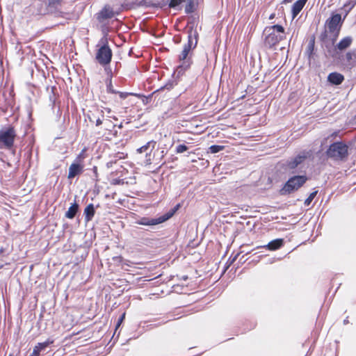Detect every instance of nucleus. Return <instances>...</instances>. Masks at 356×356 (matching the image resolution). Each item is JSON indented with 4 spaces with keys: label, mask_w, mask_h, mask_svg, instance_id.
<instances>
[{
    "label": "nucleus",
    "mask_w": 356,
    "mask_h": 356,
    "mask_svg": "<svg viewBox=\"0 0 356 356\" xmlns=\"http://www.w3.org/2000/svg\"><path fill=\"white\" fill-rule=\"evenodd\" d=\"M314 159L312 149H303L293 154L285 161H279L275 167V175L281 177L288 174V179L281 185L278 193L281 196H290L298 192L311 179L307 174L309 163Z\"/></svg>",
    "instance_id": "f257e3e1"
},
{
    "label": "nucleus",
    "mask_w": 356,
    "mask_h": 356,
    "mask_svg": "<svg viewBox=\"0 0 356 356\" xmlns=\"http://www.w3.org/2000/svg\"><path fill=\"white\" fill-rule=\"evenodd\" d=\"M353 145V142L352 140L346 142L341 139L332 140L330 144L326 145L324 152H321V149L316 154L322 163L328 161L342 163L348 161Z\"/></svg>",
    "instance_id": "f03ea898"
},
{
    "label": "nucleus",
    "mask_w": 356,
    "mask_h": 356,
    "mask_svg": "<svg viewBox=\"0 0 356 356\" xmlns=\"http://www.w3.org/2000/svg\"><path fill=\"white\" fill-rule=\"evenodd\" d=\"M171 90H164L158 92L156 95V106L165 104L169 110H174L176 112H183L186 114L192 113L198 107L197 104L189 99L185 92L179 94H171Z\"/></svg>",
    "instance_id": "7ed1b4c3"
},
{
    "label": "nucleus",
    "mask_w": 356,
    "mask_h": 356,
    "mask_svg": "<svg viewBox=\"0 0 356 356\" xmlns=\"http://www.w3.org/2000/svg\"><path fill=\"white\" fill-rule=\"evenodd\" d=\"M215 93H216V97L218 98L220 94V92H221L222 95H224L225 90H213ZM248 90H243L240 95L239 94H236L237 90H228L227 93V92H225V94H227V100L230 101L232 104L234 102H238L241 99H244L245 98L248 97L246 102L248 105L251 106L252 104H256L259 103L263 97H264V95H263L261 97H254V94L257 90H254V92L252 93L248 92ZM250 92H252V90H249Z\"/></svg>",
    "instance_id": "20e7f679"
},
{
    "label": "nucleus",
    "mask_w": 356,
    "mask_h": 356,
    "mask_svg": "<svg viewBox=\"0 0 356 356\" xmlns=\"http://www.w3.org/2000/svg\"><path fill=\"white\" fill-rule=\"evenodd\" d=\"M16 136V131L13 125L7 124L2 127L0 129V148L10 150L15 155L16 149L14 148V143Z\"/></svg>",
    "instance_id": "39448f33"
},
{
    "label": "nucleus",
    "mask_w": 356,
    "mask_h": 356,
    "mask_svg": "<svg viewBox=\"0 0 356 356\" xmlns=\"http://www.w3.org/2000/svg\"><path fill=\"white\" fill-rule=\"evenodd\" d=\"M264 32L267 34L265 42L269 47L277 44L284 38V29L281 25L266 27Z\"/></svg>",
    "instance_id": "423d86ee"
},
{
    "label": "nucleus",
    "mask_w": 356,
    "mask_h": 356,
    "mask_svg": "<svg viewBox=\"0 0 356 356\" xmlns=\"http://www.w3.org/2000/svg\"><path fill=\"white\" fill-rule=\"evenodd\" d=\"M343 19L340 14H334L326 20L325 26L334 42L339 35Z\"/></svg>",
    "instance_id": "0eeeda50"
},
{
    "label": "nucleus",
    "mask_w": 356,
    "mask_h": 356,
    "mask_svg": "<svg viewBox=\"0 0 356 356\" xmlns=\"http://www.w3.org/2000/svg\"><path fill=\"white\" fill-rule=\"evenodd\" d=\"M168 220L163 213L157 214L153 217L142 216L137 218L135 224L149 227L150 229H154L157 226L167 222Z\"/></svg>",
    "instance_id": "6e6552de"
},
{
    "label": "nucleus",
    "mask_w": 356,
    "mask_h": 356,
    "mask_svg": "<svg viewBox=\"0 0 356 356\" xmlns=\"http://www.w3.org/2000/svg\"><path fill=\"white\" fill-rule=\"evenodd\" d=\"M84 172L83 158L81 154L76 156L70 164L68 170L67 179L72 181L74 177L79 178Z\"/></svg>",
    "instance_id": "1a4fd4ad"
},
{
    "label": "nucleus",
    "mask_w": 356,
    "mask_h": 356,
    "mask_svg": "<svg viewBox=\"0 0 356 356\" xmlns=\"http://www.w3.org/2000/svg\"><path fill=\"white\" fill-rule=\"evenodd\" d=\"M49 106H51V110L56 114V119L57 121L60 120L62 116V108L64 104L62 103L58 90H51L49 95Z\"/></svg>",
    "instance_id": "9d476101"
},
{
    "label": "nucleus",
    "mask_w": 356,
    "mask_h": 356,
    "mask_svg": "<svg viewBox=\"0 0 356 356\" xmlns=\"http://www.w3.org/2000/svg\"><path fill=\"white\" fill-rule=\"evenodd\" d=\"M192 41L191 36H189L188 41L184 44L183 50L180 54L179 58L181 64L177 67V72L178 74L181 73L184 70H186L190 66V58L188 57L189 52L191 49Z\"/></svg>",
    "instance_id": "9b49d317"
},
{
    "label": "nucleus",
    "mask_w": 356,
    "mask_h": 356,
    "mask_svg": "<svg viewBox=\"0 0 356 356\" xmlns=\"http://www.w3.org/2000/svg\"><path fill=\"white\" fill-rule=\"evenodd\" d=\"M112 51L111 49L104 44L97 51L96 59L101 65H106L111 62Z\"/></svg>",
    "instance_id": "f8f14e48"
},
{
    "label": "nucleus",
    "mask_w": 356,
    "mask_h": 356,
    "mask_svg": "<svg viewBox=\"0 0 356 356\" xmlns=\"http://www.w3.org/2000/svg\"><path fill=\"white\" fill-rule=\"evenodd\" d=\"M54 341L55 340L54 339L48 338L43 342L38 343L33 347V352L31 354H33V355H47L49 353L48 349L51 348V346L54 344Z\"/></svg>",
    "instance_id": "ddd939ff"
},
{
    "label": "nucleus",
    "mask_w": 356,
    "mask_h": 356,
    "mask_svg": "<svg viewBox=\"0 0 356 356\" xmlns=\"http://www.w3.org/2000/svg\"><path fill=\"white\" fill-rule=\"evenodd\" d=\"M77 197H78L77 195L74 196V201L70 203L69 208L65 213V215H64L65 218L70 219V220H73L76 217L78 219L80 217L81 209V205L79 204V202L78 200H76Z\"/></svg>",
    "instance_id": "4468645a"
},
{
    "label": "nucleus",
    "mask_w": 356,
    "mask_h": 356,
    "mask_svg": "<svg viewBox=\"0 0 356 356\" xmlns=\"http://www.w3.org/2000/svg\"><path fill=\"white\" fill-rule=\"evenodd\" d=\"M164 90H153L152 92L148 95H144L143 93H137L134 95V97H137L141 102L144 105H147L151 102L154 104V106H156V95H158V92H163Z\"/></svg>",
    "instance_id": "2eb2a0df"
},
{
    "label": "nucleus",
    "mask_w": 356,
    "mask_h": 356,
    "mask_svg": "<svg viewBox=\"0 0 356 356\" xmlns=\"http://www.w3.org/2000/svg\"><path fill=\"white\" fill-rule=\"evenodd\" d=\"M285 244V240L283 238H277L271 240L267 244L260 246L269 251H275L281 249Z\"/></svg>",
    "instance_id": "dca6fc26"
},
{
    "label": "nucleus",
    "mask_w": 356,
    "mask_h": 356,
    "mask_svg": "<svg viewBox=\"0 0 356 356\" xmlns=\"http://www.w3.org/2000/svg\"><path fill=\"white\" fill-rule=\"evenodd\" d=\"M96 211H97L95 209L93 203L88 204L83 209V216L84 218V221L87 223L92 220Z\"/></svg>",
    "instance_id": "f3484780"
},
{
    "label": "nucleus",
    "mask_w": 356,
    "mask_h": 356,
    "mask_svg": "<svg viewBox=\"0 0 356 356\" xmlns=\"http://www.w3.org/2000/svg\"><path fill=\"white\" fill-rule=\"evenodd\" d=\"M156 145V142L154 140L148 141L146 144L144 145L138 147L136 149L137 153L142 154L145 153V156L147 157L148 156H150L151 152L152 150L155 148Z\"/></svg>",
    "instance_id": "a211bd4d"
},
{
    "label": "nucleus",
    "mask_w": 356,
    "mask_h": 356,
    "mask_svg": "<svg viewBox=\"0 0 356 356\" xmlns=\"http://www.w3.org/2000/svg\"><path fill=\"white\" fill-rule=\"evenodd\" d=\"M77 262L84 261L88 255L89 250L86 247L79 246L74 251Z\"/></svg>",
    "instance_id": "6ab92c4d"
},
{
    "label": "nucleus",
    "mask_w": 356,
    "mask_h": 356,
    "mask_svg": "<svg viewBox=\"0 0 356 356\" xmlns=\"http://www.w3.org/2000/svg\"><path fill=\"white\" fill-rule=\"evenodd\" d=\"M114 16V13L111 8L105 6L97 15V19L99 21H103L106 19H110Z\"/></svg>",
    "instance_id": "aec40b11"
},
{
    "label": "nucleus",
    "mask_w": 356,
    "mask_h": 356,
    "mask_svg": "<svg viewBox=\"0 0 356 356\" xmlns=\"http://www.w3.org/2000/svg\"><path fill=\"white\" fill-rule=\"evenodd\" d=\"M307 0H298L292 6V17L294 19L302 10Z\"/></svg>",
    "instance_id": "412c9836"
},
{
    "label": "nucleus",
    "mask_w": 356,
    "mask_h": 356,
    "mask_svg": "<svg viewBox=\"0 0 356 356\" xmlns=\"http://www.w3.org/2000/svg\"><path fill=\"white\" fill-rule=\"evenodd\" d=\"M353 40L351 36H346L339 41L337 44L336 48L339 51H343L351 45Z\"/></svg>",
    "instance_id": "4be33fe9"
},
{
    "label": "nucleus",
    "mask_w": 356,
    "mask_h": 356,
    "mask_svg": "<svg viewBox=\"0 0 356 356\" xmlns=\"http://www.w3.org/2000/svg\"><path fill=\"white\" fill-rule=\"evenodd\" d=\"M103 93L106 94H113L116 95L118 94L119 97L121 99H126L128 97H134V95L136 94V92H122L120 90H101V95H102Z\"/></svg>",
    "instance_id": "5701e85b"
},
{
    "label": "nucleus",
    "mask_w": 356,
    "mask_h": 356,
    "mask_svg": "<svg viewBox=\"0 0 356 356\" xmlns=\"http://www.w3.org/2000/svg\"><path fill=\"white\" fill-rule=\"evenodd\" d=\"M327 80L334 85H339L343 81V76L337 72H332L328 75Z\"/></svg>",
    "instance_id": "b1692460"
},
{
    "label": "nucleus",
    "mask_w": 356,
    "mask_h": 356,
    "mask_svg": "<svg viewBox=\"0 0 356 356\" xmlns=\"http://www.w3.org/2000/svg\"><path fill=\"white\" fill-rule=\"evenodd\" d=\"M241 253V252H238L236 254H234V252L232 253L227 262L224 265L222 273H225L228 270V268L233 264V263L238 258Z\"/></svg>",
    "instance_id": "393cba45"
},
{
    "label": "nucleus",
    "mask_w": 356,
    "mask_h": 356,
    "mask_svg": "<svg viewBox=\"0 0 356 356\" xmlns=\"http://www.w3.org/2000/svg\"><path fill=\"white\" fill-rule=\"evenodd\" d=\"M181 207L182 203L179 202L176 204L174 207H171L169 210L163 213L167 220H169L170 218H172L177 213V212L181 208Z\"/></svg>",
    "instance_id": "a878e982"
},
{
    "label": "nucleus",
    "mask_w": 356,
    "mask_h": 356,
    "mask_svg": "<svg viewBox=\"0 0 356 356\" xmlns=\"http://www.w3.org/2000/svg\"><path fill=\"white\" fill-rule=\"evenodd\" d=\"M83 113L85 117V120H88L90 122H94L97 115L98 114H101L99 110H96L94 112L88 111L87 113H85V110L83 109Z\"/></svg>",
    "instance_id": "bb28decb"
},
{
    "label": "nucleus",
    "mask_w": 356,
    "mask_h": 356,
    "mask_svg": "<svg viewBox=\"0 0 356 356\" xmlns=\"http://www.w3.org/2000/svg\"><path fill=\"white\" fill-rule=\"evenodd\" d=\"M312 190L313 191L309 194L308 197L304 201V205L305 207H309L311 204L312 202L316 197L318 193L317 187L314 188Z\"/></svg>",
    "instance_id": "cd10ccee"
},
{
    "label": "nucleus",
    "mask_w": 356,
    "mask_h": 356,
    "mask_svg": "<svg viewBox=\"0 0 356 356\" xmlns=\"http://www.w3.org/2000/svg\"><path fill=\"white\" fill-rule=\"evenodd\" d=\"M225 148V145L213 144V145H211L208 148V153H210V154H217V153L224 150Z\"/></svg>",
    "instance_id": "c85d7f7f"
},
{
    "label": "nucleus",
    "mask_w": 356,
    "mask_h": 356,
    "mask_svg": "<svg viewBox=\"0 0 356 356\" xmlns=\"http://www.w3.org/2000/svg\"><path fill=\"white\" fill-rule=\"evenodd\" d=\"M346 58L350 64H356V51L346 53Z\"/></svg>",
    "instance_id": "c756f323"
},
{
    "label": "nucleus",
    "mask_w": 356,
    "mask_h": 356,
    "mask_svg": "<svg viewBox=\"0 0 356 356\" xmlns=\"http://www.w3.org/2000/svg\"><path fill=\"white\" fill-rule=\"evenodd\" d=\"M195 5L193 0H188L185 7L186 13H192L195 11Z\"/></svg>",
    "instance_id": "7c9ffc66"
},
{
    "label": "nucleus",
    "mask_w": 356,
    "mask_h": 356,
    "mask_svg": "<svg viewBox=\"0 0 356 356\" xmlns=\"http://www.w3.org/2000/svg\"><path fill=\"white\" fill-rule=\"evenodd\" d=\"M189 149V147L186 145L185 143L179 144L175 147V153L176 154H181L185 152H187Z\"/></svg>",
    "instance_id": "2f4dec72"
},
{
    "label": "nucleus",
    "mask_w": 356,
    "mask_h": 356,
    "mask_svg": "<svg viewBox=\"0 0 356 356\" xmlns=\"http://www.w3.org/2000/svg\"><path fill=\"white\" fill-rule=\"evenodd\" d=\"M298 99V90H293L291 91L288 97V102L289 104L294 103Z\"/></svg>",
    "instance_id": "473e14b6"
},
{
    "label": "nucleus",
    "mask_w": 356,
    "mask_h": 356,
    "mask_svg": "<svg viewBox=\"0 0 356 356\" xmlns=\"http://www.w3.org/2000/svg\"><path fill=\"white\" fill-rule=\"evenodd\" d=\"M99 112H101V114H98L95 120V125L97 127H99L103 123V119L104 118V112L103 111H99Z\"/></svg>",
    "instance_id": "72a5a7b5"
},
{
    "label": "nucleus",
    "mask_w": 356,
    "mask_h": 356,
    "mask_svg": "<svg viewBox=\"0 0 356 356\" xmlns=\"http://www.w3.org/2000/svg\"><path fill=\"white\" fill-rule=\"evenodd\" d=\"M355 3L352 1H348L343 6V9L346 12L345 17L348 15V13L353 9V8L355 6Z\"/></svg>",
    "instance_id": "f704fd0d"
},
{
    "label": "nucleus",
    "mask_w": 356,
    "mask_h": 356,
    "mask_svg": "<svg viewBox=\"0 0 356 356\" xmlns=\"http://www.w3.org/2000/svg\"><path fill=\"white\" fill-rule=\"evenodd\" d=\"M125 319V312L122 313L119 317L115 325V332L120 327Z\"/></svg>",
    "instance_id": "c9c22d12"
},
{
    "label": "nucleus",
    "mask_w": 356,
    "mask_h": 356,
    "mask_svg": "<svg viewBox=\"0 0 356 356\" xmlns=\"http://www.w3.org/2000/svg\"><path fill=\"white\" fill-rule=\"evenodd\" d=\"M186 0H171L169 3V6L173 8H177L181 3L184 2Z\"/></svg>",
    "instance_id": "e433bc0d"
},
{
    "label": "nucleus",
    "mask_w": 356,
    "mask_h": 356,
    "mask_svg": "<svg viewBox=\"0 0 356 356\" xmlns=\"http://www.w3.org/2000/svg\"><path fill=\"white\" fill-rule=\"evenodd\" d=\"M248 254V253H246V254L242 255L239 258V259L238 261V264H237V268H238L240 266L243 265L245 263H246L248 261L249 258L246 257Z\"/></svg>",
    "instance_id": "4c0bfd02"
},
{
    "label": "nucleus",
    "mask_w": 356,
    "mask_h": 356,
    "mask_svg": "<svg viewBox=\"0 0 356 356\" xmlns=\"http://www.w3.org/2000/svg\"><path fill=\"white\" fill-rule=\"evenodd\" d=\"M92 172L93 173V178L92 179L95 181V182H98L99 181V175H98V168L96 165H94L92 168Z\"/></svg>",
    "instance_id": "58836bf2"
},
{
    "label": "nucleus",
    "mask_w": 356,
    "mask_h": 356,
    "mask_svg": "<svg viewBox=\"0 0 356 356\" xmlns=\"http://www.w3.org/2000/svg\"><path fill=\"white\" fill-rule=\"evenodd\" d=\"M261 257H262V255L257 256L255 259H252V260L249 261L247 264V266H249L252 264V265L257 264L260 261Z\"/></svg>",
    "instance_id": "ea45409f"
},
{
    "label": "nucleus",
    "mask_w": 356,
    "mask_h": 356,
    "mask_svg": "<svg viewBox=\"0 0 356 356\" xmlns=\"http://www.w3.org/2000/svg\"><path fill=\"white\" fill-rule=\"evenodd\" d=\"M35 145V138L33 136H31L29 139V142L28 144V147H30V150H31Z\"/></svg>",
    "instance_id": "a19ab883"
},
{
    "label": "nucleus",
    "mask_w": 356,
    "mask_h": 356,
    "mask_svg": "<svg viewBox=\"0 0 356 356\" xmlns=\"http://www.w3.org/2000/svg\"><path fill=\"white\" fill-rule=\"evenodd\" d=\"M123 183H124V180L122 179H120V178L113 179V184H118V185H122V184H123Z\"/></svg>",
    "instance_id": "79ce46f5"
},
{
    "label": "nucleus",
    "mask_w": 356,
    "mask_h": 356,
    "mask_svg": "<svg viewBox=\"0 0 356 356\" xmlns=\"http://www.w3.org/2000/svg\"><path fill=\"white\" fill-rule=\"evenodd\" d=\"M106 87L108 89H112L113 88V85L112 83V80L108 79L106 82Z\"/></svg>",
    "instance_id": "37998d69"
},
{
    "label": "nucleus",
    "mask_w": 356,
    "mask_h": 356,
    "mask_svg": "<svg viewBox=\"0 0 356 356\" xmlns=\"http://www.w3.org/2000/svg\"><path fill=\"white\" fill-rule=\"evenodd\" d=\"M61 1L62 0H49V3L50 5H54V4L58 3Z\"/></svg>",
    "instance_id": "c03bdc74"
},
{
    "label": "nucleus",
    "mask_w": 356,
    "mask_h": 356,
    "mask_svg": "<svg viewBox=\"0 0 356 356\" xmlns=\"http://www.w3.org/2000/svg\"><path fill=\"white\" fill-rule=\"evenodd\" d=\"M161 157H163L164 155H165L167 153H168V149H167V147H165V148H161Z\"/></svg>",
    "instance_id": "a18cd8bd"
},
{
    "label": "nucleus",
    "mask_w": 356,
    "mask_h": 356,
    "mask_svg": "<svg viewBox=\"0 0 356 356\" xmlns=\"http://www.w3.org/2000/svg\"><path fill=\"white\" fill-rule=\"evenodd\" d=\"M177 158L174 156L173 155H171V156L168 159V162H174L175 161H177Z\"/></svg>",
    "instance_id": "49530a36"
},
{
    "label": "nucleus",
    "mask_w": 356,
    "mask_h": 356,
    "mask_svg": "<svg viewBox=\"0 0 356 356\" xmlns=\"http://www.w3.org/2000/svg\"><path fill=\"white\" fill-rule=\"evenodd\" d=\"M181 280L186 281L188 280V276L187 275H183L180 277Z\"/></svg>",
    "instance_id": "de8ad7c7"
},
{
    "label": "nucleus",
    "mask_w": 356,
    "mask_h": 356,
    "mask_svg": "<svg viewBox=\"0 0 356 356\" xmlns=\"http://www.w3.org/2000/svg\"><path fill=\"white\" fill-rule=\"evenodd\" d=\"M6 264L3 263V261L1 258H0V269L3 268Z\"/></svg>",
    "instance_id": "09e8293b"
},
{
    "label": "nucleus",
    "mask_w": 356,
    "mask_h": 356,
    "mask_svg": "<svg viewBox=\"0 0 356 356\" xmlns=\"http://www.w3.org/2000/svg\"><path fill=\"white\" fill-rule=\"evenodd\" d=\"M67 114L69 115L68 105L67 106V111L63 116V122H64L65 121V117H66Z\"/></svg>",
    "instance_id": "8fccbe9b"
},
{
    "label": "nucleus",
    "mask_w": 356,
    "mask_h": 356,
    "mask_svg": "<svg viewBox=\"0 0 356 356\" xmlns=\"http://www.w3.org/2000/svg\"><path fill=\"white\" fill-rule=\"evenodd\" d=\"M65 97H66L67 99V100H69V99H70V94H69V91L68 90L65 91Z\"/></svg>",
    "instance_id": "3c124183"
},
{
    "label": "nucleus",
    "mask_w": 356,
    "mask_h": 356,
    "mask_svg": "<svg viewBox=\"0 0 356 356\" xmlns=\"http://www.w3.org/2000/svg\"><path fill=\"white\" fill-rule=\"evenodd\" d=\"M343 323L344 325H346V324L349 323L348 316H347V317L343 320Z\"/></svg>",
    "instance_id": "603ef678"
},
{
    "label": "nucleus",
    "mask_w": 356,
    "mask_h": 356,
    "mask_svg": "<svg viewBox=\"0 0 356 356\" xmlns=\"http://www.w3.org/2000/svg\"><path fill=\"white\" fill-rule=\"evenodd\" d=\"M173 287H174L175 289L180 288V289H182L183 286H181V285H179V284H177V285H174V286H173Z\"/></svg>",
    "instance_id": "864d4df0"
},
{
    "label": "nucleus",
    "mask_w": 356,
    "mask_h": 356,
    "mask_svg": "<svg viewBox=\"0 0 356 356\" xmlns=\"http://www.w3.org/2000/svg\"><path fill=\"white\" fill-rule=\"evenodd\" d=\"M68 226H69V225L67 222L64 223L63 225L64 229H67L68 227Z\"/></svg>",
    "instance_id": "5fc2aeb1"
},
{
    "label": "nucleus",
    "mask_w": 356,
    "mask_h": 356,
    "mask_svg": "<svg viewBox=\"0 0 356 356\" xmlns=\"http://www.w3.org/2000/svg\"><path fill=\"white\" fill-rule=\"evenodd\" d=\"M94 207L95 209L97 211V209L100 207V204L98 203L97 204H94Z\"/></svg>",
    "instance_id": "6e6d98bb"
},
{
    "label": "nucleus",
    "mask_w": 356,
    "mask_h": 356,
    "mask_svg": "<svg viewBox=\"0 0 356 356\" xmlns=\"http://www.w3.org/2000/svg\"><path fill=\"white\" fill-rule=\"evenodd\" d=\"M29 356H53V355H33V354H31Z\"/></svg>",
    "instance_id": "4d7b16f0"
},
{
    "label": "nucleus",
    "mask_w": 356,
    "mask_h": 356,
    "mask_svg": "<svg viewBox=\"0 0 356 356\" xmlns=\"http://www.w3.org/2000/svg\"><path fill=\"white\" fill-rule=\"evenodd\" d=\"M118 127L119 129H122V128L123 127V124H122V123L121 122L120 124H119L118 125Z\"/></svg>",
    "instance_id": "13d9d810"
},
{
    "label": "nucleus",
    "mask_w": 356,
    "mask_h": 356,
    "mask_svg": "<svg viewBox=\"0 0 356 356\" xmlns=\"http://www.w3.org/2000/svg\"><path fill=\"white\" fill-rule=\"evenodd\" d=\"M326 140V138H325L322 142H321V147H322V146L325 144V142Z\"/></svg>",
    "instance_id": "bf43d9fd"
},
{
    "label": "nucleus",
    "mask_w": 356,
    "mask_h": 356,
    "mask_svg": "<svg viewBox=\"0 0 356 356\" xmlns=\"http://www.w3.org/2000/svg\"><path fill=\"white\" fill-rule=\"evenodd\" d=\"M245 224H246L247 226H249V225H250L251 222L250 221H247Z\"/></svg>",
    "instance_id": "052dcab7"
},
{
    "label": "nucleus",
    "mask_w": 356,
    "mask_h": 356,
    "mask_svg": "<svg viewBox=\"0 0 356 356\" xmlns=\"http://www.w3.org/2000/svg\"><path fill=\"white\" fill-rule=\"evenodd\" d=\"M43 317V314L41 313L40 314V318H39V320L40 321L42 319V318Z\"/></svg>",
    "instance_id": "680f3d73"
},
{
    "label": "nucleus",
    "mask_w": 356,
    "mask_h": 356,
    "mask_svg": "<svg viewBox=\"0 0 356 356\" xmlns=\"http://www.w3.org/2000/svg\"><path fill=\"white\" fill-rule=\"evenodd\" d=\"M255 228V224H254L252 225V227L250 228V231H252V229H254Z\"/></svg>",
    "instance_id": "e2e57ef3"
},
{
    "label": "nucleus",
    "mask_w": 356,
    "mask_h": 356,
    "mask_svg": "<svg viewBox=\"0 0 356 356\" xmlns=\"http://www.w3.org/2000/svg\"><path fill=\"white\" fill-rule=\"evenodd\" d=\"M94 193H95V194H98V193H99V190H98V189H97V191L94 190Z\"/></svg>",
    "instance_id": "0e129e2a"
},
{
    "label": "nucleus",
    "mask_w": 356,
    "mask_h": 356,
    "mask_svg": "<svg viewBox=\"0 0 356 356\" xmlns=\"http://www.w3.org/2000/svg\"><path fill=\"white\" fill-rule=\"evenodd\" d=\"M168 111L165 112V113H163V115H165L166 117H168Z\"/></svg>",
    "instance_id": "69168bd1"
},
{
    "label": "nucleus",
    "mask_w": 356,
    "mask_h": 356,
    "mask_svg": "<svg viewBox=\"0 0 356 356\" xmlns=\"http://www.w3.org/2000/svg\"><path fill=\"white\" fill-rule=\"evenodd\" d=\"M309 350H308V352L307 353V354L305 355V356H309Z\"/></svg>",
    "instance_id": "338daca9"
},
{
    "label": "nucleus",
    "mask_w": 356,
    "mask_h": 356,
    "mask_svg": "<svg viewBox=\"0 0 356 356\" xmlns=\"http://www.w3.org/2000/svg\"><path fill=\"white\" fill-rule=\"evenodd\" d=\"M8 356H14L13 353H10Z\"/></svg>",
    "instance_id": "774afa93"
}]
</instances>
